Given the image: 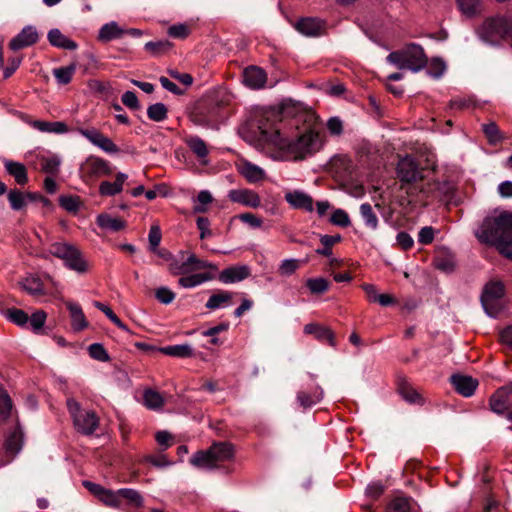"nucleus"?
<instances>
[{
    "label": "nucleus",
    "instance_id": "obj_1",
    "mask_svg": "<svg viewBox=\"0 0 512 512\" xmlns=\"http://www.w3.org/2000/svg\"><path fill=\"white\" fill-rule=\"evenodd\" d=\"M262 141L273 145L293 160H302L318 152L324 144V136L318 131L308 130L295 139H289L279 130L269 131L258 127Z\"/></svg>",
    "mask_w": 512,
    "mask_h": 512
},
{
    "label": "nucleus",
    "instance_id": "obj_2",
    "mask_svg": "<svg viewBox=\"0 0 512 512\" xmlns=\"http://www.w3.org/2000/svg\"><path fill=\"white\" fill-rule=\"evenodd\" d=\"M482 243L495 246L506 258L512 259V213L495 211L486 216L475 231Z\"/></svg>",
    "mask_w": 512,
    "mask_h": 512
},
{
    "label": "nucleus",
    "instance_id": "obj_3",
    "mask_svg": "<svg viewBox=\"0 0 512 512\" xmlns=\"http://www.w3.org/2000/svg\"><path fill=\"white\" fill-rule=\"evenodd\" d=\"M386 59L387 62L395 65L398 69H409L412 72H418L427 65V57L423 48L415 43H411L401 50L391 52Z\"/></svg>",
    "mask_w": 512,
    "mask_h": 512
},
{
    "label": "nucleus",
    "instance_id": "obj_4",
    "mask_svg": "<svg viewBox=\"0 0 512 512\" xmlns=\"http://www.w3.org/2000/svg\"><path fill=\"white\" fill-rule=\"evenodd\" d=\"M234 457V446L227 442L214 443L207 451L195 453L190 463L198 468L214 469L219 463L231 460Z\"/></svg>",
    "mask_w": 512,
    "mask_h": 512
},
{
    "label": "nucleus",
    "instance_id": "obj_5",
    "mask_svg": "<svg viewBox=\"0 0 512 512\" xmlns=\"http://www.w3.org/2000/svg\"><path fill=\"white\" fill-rule=\"evenodd\" d=\"M49 253L61 259L66 268L79 274L88 271L89 265L82 252L75 245L68 242H55L49 247Z\"/></svg>",
    "mask_w": 512,
    "mask_h": 512
},
{
    "label": "nucleus",
    "instance_id": "obj_6",
    "mask_svg": "<svg viewBox=\"0 0 512 512\" xmlns=\"http://www.w3.org/2000/svg\"><path fill=\"white\" fill-rule=\"evenodd\" d=\"M68 411L73 418L75 428L85 435H91L97 429L99 420L94 411L82 410L80 404L70 398L67 400Z\"/></svg>",
    "mask_w": 512,
    "mask_h": 512
},
{
    "label": "nucleus",
    "instance_id": "obj_7",
    "mask_svg": "<svg viewBox=\"0 0 512 512\" xmlns=\"http://www.w3.org/2000/svg\"><path fill=\"white\" fill-rule=\"evenodd\" d=\"M508 15H497L487 18L478 29L479 37L487 43L505 40Z\"/></svg>",
    "mask_w": 512,
    "mask_h": 512
},
{
    "label": "nucleus",
    "instance_id": "obj_8",
    "mask_svg": "<svg viewBox=\"0 0 512 512\" xmlns=\"http://www.w3.org/2000/svg\"><path fill=\"white\" fill-rule=\"evenodd\" d=\"M504 292V285L501 281H490L484 286L481 294V303L488 316H497V302L503 297Z\"/></svg>",
    "mask_w": 512,
    "mask_h": 512
},
{
    "label": "nucleus",
    "instance_id": "obj_9",
    "mask_svg": "<svg viewBox=\"0 0 512 512\" xmlns=\"http://www.w3.org/2000/svg\"><path fill=\"white\" fill-rule=\"evenodd\" d=\"M110 163L97 156H89L80 166V173L83 178H100L112 174Z\"/></svg>",
    "mask_w": 512,
    "mask_h": 512
},
{
    "label": "nucleus",
    "instance_id": "obj_10",
    "mask_svg": "<svg viewBox=\"0 0 512 512\" xmlns=\"http://www.w3.org/2000/svg\"><path fill=\"white\" fill-rule=\"evenodd\" d=\"M397 177L403 183H413L422 179L421 170L414 157L406 155L399 159L396 168Z\"/></svg>",
    "mask_w": 512,
    "mask_h": 512
},
{
    "label": "nucleus",
    "instance_id": "obj_11",
    "mask_svg": "<svg viewBox=\"0 0 512 512\" xmlns=\"http://www.w3.org/2000/svg\"><path fill=\"white\" fill-rule=\"evenodd\" d=\"M77 132L105 153L116 154L119 152L117 145L96 128H77Z\"/></svg>",
    "mask_w": 512,
    "mask_h": 512
},
{
    "label": "nucleus",
    "instance_id": "obj_12",
    "mask_svg": "<svg viewBox=\"0 0 512 512\" xmlns=\"http://www.w3.org/2000/svg\"><path fill=\"white\" fill-rule=\"evenodd\" d=\"M490 409L499 415L512 408V382L499 388L489 400Z\"/></svg>",
    "mask_w": 512,
    "mask_h": 512
},
{
    "label": "nucleus",
    "instance_id": "obj_13",
    "mask_svg": "<svg viewBox=\"0 0 512 512\" xmlns=\"http://www.w3.org/2000/svg\"><path fill=\"white\" fill-rule=\"evenodd\" d=\"M39 39V34L34 26H25L9 43L13 51L23 49L35 44Z\"/></svg>",
    "mask_w": 512,
    "mask_h": 512
},
{
    "label": "nucleus",
    "instance_id": "obj_14",
    "mask_svg": "<svg viewBox=\"0 0 512 512\" xmlns=\"http://www.w3.org/2000/svg\"><path fill=\"white\" fill-rule=\"evenodd\" d=\"M228 198L232 202L251 208H257L261 204L260 196L250 189H232L228 192Z\"/></svg>",
    "mask_w": 512,
    "mask_h": 512
},
{
    "label": "nucleus",
    "instance_id": "obj_15",
    "mask_svg": "<svg viewBox=\"0 0 512 512\" xmlns=\"http://www.w3.org/2000/svg\"><path fill=\"white\" fill-rule=\"evenodd\" d=\"M285 200L294 209H302L306 212L314 210L312 197L302 190H292L285 194Z\"/></svg>",
    "mask_w": 512,
    "mask_h": 512
},
{
    "label": "nucleus",
    "instance_id": "obj_16",
    "mask_svg": "<svg viewBox=\"0 0 512 512\" xmlns=\"http://www.w3.org/2000/svg\"><path fill=\"white\" fill-rule=\"evenodd\" d=\"M205 268H213V265L207 261L197 258L195 254H190L180 265L176 262L170 263V270L174 274H185L193 270Z\"/></svg>",
    "mask_w": 512,
    "mask_h": 512
},
{
    "label": "nucleus",
    "instance_id": "obj_17",
    "mask_svg": "<svg viewBox=\"0 0 512 512\" xmlns=\"http://www.w3.org/2000/svg\"><path fill=\"white\" fill-rule=\"evenodd\" d=\"M324 22L317 18H302L295 24V29L304 36L316 37L322 34Z\"/></svg>",
    "mask_w": 512,
    "mask_h": 512
},
{
    "label": "nucleus",
    "instance_id": "obj_18",
    "mask_svg": "<svg viewBox=\"0 0 512 512\" xmlns=\"http://www.w3.org/2000/svg\"><path fill=\"white\" fill-rule=\"evenodd\" d=\"M250 276L247 265L231 266L222 270L218 276L219 281L225 284L240 282Z\"/></svg>",
    "mask_w": 512,
    "mask_h": 512
},
{
    "label": "nucleus",
    "instance_id": "obj_19",
    "mask_svg": "<svg viewBox=\"0 0 512 512\" xmlns=\"http://www.w3.org/2000/svg\"><path fill=\"white\" fill-rule=\"evenodd\" d=\"M267 77L263 69L250 66L243 72V82L251 89H261L266 83Z\"/></svg>",
    "mask_w": 512,
    "mask_h": 512
},
{
    "label": "nucleus",
    "instance_id": "obj_20",
    "mask_svg": "<svg viewBox=\"0 0 512 512\" xmlns=\"http://www.w3.org/2000/svg\"><path fill=\"white\" fill-rule=\"evenodd\" d=\"M451 382L455 390L464 397L472 396L478 386L475 379L466 375H453Z\"/></svg>",
    "mask_w": 512,
    "mask_h": 512
},
{
    "label": "nucleus",
    "instance_id": "obj_21",
    "mask_svg": "<svg viewBox=\"0 0 512 512\" xmlns=\"http://www.w3.org/2000/svg\"><path fill=\"white\" fill-rule=\"evenodd\" d=\"M238 171L250 183L259 182L266 176L264 169L247 160L240 162L238 165Z\"/></svg>",
    "mask_w": 512,
    "mask_h": 512
},
{
    "label": "nucleus",
    "instance_id": "obj_22",
    "mask_svg": "<svg viewBox=\"0 0 512 512\" xmlns=\"http://www.w3.org/2000/svg\"><path fill=\"white\" fill-rule=\"evenodd\" d=\"M128 175L123 172L116 174L114 182L103 181L99 185V194L101 196H114L122 192L124 183L127 181Z\"/></svg>",
    "mask_w": 512,
    "mask_h": 512
},
{
    "label": "nucleus",
    "instance_id": "obj_23",
    "mask_svg": "<svg viewBox=\"0 0 512 512\" xmlns=\"http://www.w3.org/2000/svg\"><path fill=\"white\" fill-rule=\"evenodd\" d=\"M324 396L323 389L315 384L311 387V391L301 390L297 394V401L303 408H309L322 400Z\"/></svg>",
    "mask_w": 512,
    "mask_h": 512
},
{
    "label": "nucleus",
    "instance_id": "obj_24",
    "mask_svg": "<svg viewBox=\"0 0 512 512\" xmlns=\"http://www.w3.org/2000/svg\"><path fill=\"white\" fill-rule=\"evenodd\" d=\"M29 125L34 129L50 134H65L69 131L67 125L63 121H42V120H33L29 122Z\"/></svg>",
    "mask_w": 512,
    "mask_h": 512
},
{
    "label": "nucleus",
    "instance_id": "obj_25",
    "mask_svg": "<svg viewBox=\"0 0 512 512\" xmlns=\"http://www.w3.org/2000/svg\"><path fill=\"white\" fill-rule=\"evenodd\" d=\"M304 332L306 334L314 335L315 338L319 341L328 342L331 346H335L334 334L327 327L318 325L316 323H309L304 326Z\"/></svg>",
    "mask_w": 512,
    "mask_h": 512
},
{
    "label": "nucleus",
    "instance_id": "obj_26",
    "mask_svg": "<svg viewBox=\"0 0 512 512\" xmlns=\"http://www.w3.org/2000/svg\"><path fill=\"white\" fill-rule=\"evenodd\" d=\"M125 34V29L121 28L116 21H110L104 24L98 33V39L103 42L122 37Z\"/></svg>",
    "mask_w": 512,
    "mask_h": 512
},
{
    "label": "nucleus",
    "instance_id": "obj_27",
    "mask_svg": "<svg viewBox=\"0 0 512 512\" xmlns=\"http://www.w3.org/2000/svg\"><path fill=\"white\" fill-rule=\"evenodd\" d=\"M47 38L52 46L67 50H75L77 48V44L66 37L59 29H51L48 32Z\"/></svg>",
    "mask_w": 512,
    "mask_h": 512
},
{
    "label": "nucleus",
    "instance_id": "obj_28",
    "mask_svg": "<svg viewBox=\"0 0 512 512\" xmlns=\"http://www.w3.org/2000/svg\"><path fill=\"white\" fill-rule=\"evenodd\" d=\"M19 285L31 296L37 297L45 294L43 283L37 276L29 275L20 281Z\"/></svg>",
    "mask_w": 512,
    "mask_h": 512
},
{
    "label": "nucleus",
    "instance_id": "obj_29",
    "mask_svg": "<svg viewBox=\"0 0 512 512\" xmlns=\"http://www.w3.org/2000/svg\"><path fill=\"white\" fill-rule=\"evenodd\" d=\"M67 308L71 316V325L74 330L81 331L88 326V322L80 305L69 302Z\"/></svg>",
    "mask_w": 512,
    "mask_h": 512
},
{
    "label": "nucleus",
    "instance_id": "obj_30",
    "mask_svg": "<svg viewBox=\"0 0 512 512\" xmlns=\"http://www.w3.org/2000/svg\"><path fill=\"white\" fill-rule=\"evenodd\" d=\"M96 222L100 228L113 232L122 230L125 227V222L122 219L108 214H99Z\"/></svg>",
    "mask_w": 512,
    "mask_h": 512
},
{
    "label": "nucleus",
    "instance_id": "obj_31",
    "mask_svg": "<svg viewBox=\"0 0 512 512\" xmlns=\"http://www.w3.org/2000/svg\"><path fill=\"white\" fill-rule=\"evenodd\" d=\"M5 168L7 172L14 177L19 185H24L28 181L27 170L20 162L5 161Z\"/></svg>",
    "mask_w": 512,
    "mask_h": 512
},
{
    "label": "nucleus",
    "instance_id": "obj_32",
    "mask_svg": "<svg viewBox=\"0 0 512 512\" xmlns=\"http://www.w3.org/2000/svg\"><path fill=\"white\" fill-rule=\"evenodd\" d=\"M160 351L168 356L188 358L193 356V348L189 344L169 345L160 348Z\"/></svg>",
    "mask_w": 512,
    "mask_h": 512
},
{
    "label": "nucleus",
    "instance_id": "obj_33",
    "mask_svg": "<svg viewBox=\"0 0 512 512\" xmlns=\"http://www.w3.org/2000/svg\"><path fill=\"white\" fill-rule=\"evenodd\" d=\"M188 147L193 151V153L200 158L203 164H207L208 161L206 157L208 155V148L206 143L197 136H192L187 139Z\"/></svg>",
    "mask_w": 512,
    "mask_h": 512
},
{
    "label": "nucleus",
    "instance_id": "obj_34",
    "mask_svg": "<svg viewBox=\"0 0 512 512\" xmlns=\"http://www.w3.org/2000/svg\"><path fill=\"white\" fill-rule=\"evenodd\" d=\"M23 435L20 429H15L5 441L6 452L16 455L22 449Z\"/></svg>",
    "mask_w": 512,
    "mask_h": 512
},
{
    "label": "nucleus",
    "instance_id": "obj_35",
    "mask_svg": "<svg viewBox=\"0 0 512 512\" xmlns=\"http://www.w3.org/2000/svg\"><path fill=\"white\" fill-rule=\"evenodd\" d=\"M144 404L148 409H161L165 403L164 397L157 391L148 389L143 394Z\"/></svg>",
    "mask_w": 512,
    "mask_h": 512
},
{
    "label": "nucleus",
    "instance_id": "obj_36",
    "mask_svg": "<svg viewBox=\"0 0 512 512\" xmlns=\"http://www.w3.org/2000/svg\"><path fill=\"white\" fill-rule=\"evenodd\" d=\"M360 214L368 228L372 230H376L378 228V217L369 203H362L360 205Z\"/></svg>",
    "mask_w": 512,
    "mask_h": 512
},
{
    "label": "nucleus",
    "instance_id": "obj_37",
    "mask_svg": "<svg viewBox=\"0 0 512 512\" xmlns=\"http://www.w3.org/2000/svg\"><path fill=\"white\" fill-rule=\"evenodd\" d=\"M212 277L208 273L193 274L185 277H181L178 280V284L183 288H193L199 286L209 280Z\"/></svg>",
    "mask_w": 512,
    "mask_h": 512
},
{
    "label": "nucleus",
    "instance_id": "obj_38",
    "mask_svg": "<svg viewBox=\"0 0 512 512\" xmlns=\"http://www.w3.org/2000/svg\"><path fill=\"white\" fill-rule=\"evenodd\" d=\"M61 162V157L58 155L42 156L41 169L47 174L55 175L59 171Z\"/></svg>",
    "mask_w": 512,
    "mask_h": 512
},
{
    "label": "nucleus",
    "instance_id": "obj_39",
    "mask_svg": "<svg viewBox=\"0 0 512 512\" xmlns=\"http://www.w3.org/2000/svg\"><path fill=\"white\" fill-rule=\"evenodd\" d=\"M341 240V236L337 235H321L320 241L323 245L322 248H317L316 253L322 256L331 257L332 249L331 247L338 243Z\"/></svg>",
    "mask_w": 512,
    "mask_h": 512
},
{
    "label": "nucleus",
    "instance_id": "obj_40",
    "mask_svg": "<svg viewBox=\"0 0 512 512\" xmlns=\"http://www.w3.org/2000/svg\"><path fill=\"white\" fill-rule=\"evenodd\" d=\"M231 298L232 294L229 292L213 294L212 296L209 297L206 303V307L211 310L226 307L229 305Z\"/></svg>",
    "mask_w": 512,
    "mask_h": 512
},
{
    "label": "nucleus",
    "instance_id": "obj_41",
    "mask_svg": "<svg viewBox=\"0 0 512 512\" xmlns=\"http://www.w3.org/2000/svg\"><path fill=\"white\" fill-rule=\"evenodd\" d=\"M301 263V260L295 258L284 259L279 264L278 273L285 277L291 276L300 268Z\"/></svg>",
    "mask_w": 512,
    "mask_h": 512
},
{
    "label": "nucleus",
    "instance_id": "obj_42",
    "mask_svg": "<svg viewBox=\"0 0 512 512\" xmlns=\"http://www.w3.org/2000/svg\"><path fill=\"white\" fill-rule=\"evenodd\" d=\"M98 499L106 506L111 508H119L120 507V493L118 490L113 491L110 489L104 488Z\"/></svg>",
    "mask_w": 512,
    "mask_h": 512
},
{
    "label": "nucleus",
    "instance_id": "obj_43",
    "mask_svg": "<svg viewBox=\"0 0 512 512\" xmlns=\"http://www.w3.org/2000/svg\"><path fill=\"white\" fill-rule=\"evenodd\" d=\"M460 11L468 16L472 17L480 12L481 0H457Z\"/></svg>",
    "mask_w": 512,
    "mask_h": 512
},
{
    "label": "nucleus",
    "instance_id": "obj_44",
    "mask_svg": "<svg viewBox=\"0 0 512 512\" xmlns=\"http://www.w3.org/2000/svg\"><path fill=\"white\" fill-rule=\"evenodd\" d=\"M306 286L312 294H323L329 289V282L323 277L309 278Z\"/></svg>",
    "mask_w": 512,
    "mask_h": 512
},
{
    "label": "nucleus",
    "instance_id": "obj_45",
    "mask_svg": "<svg viewBox=\"0 0 512 512\" xmlns=\"http://www.w3.org/2000/svg\"><path fill=\"white\" fill-rule=\"evenodd\" d=\"M482 130L490 144H497L502 141L503 136L495 122H489L482 125Z\"/></svg>",
    "mask_w": 512,
    "mask_h": 512
},
{
    "label": "nucleus",
    "instance_id": "obj_46",
    "mask_svg": "<svg viewBox=\"0 0 512 512\" xmlns=\"http://www.w3.org/2000/svg\"><path fill=\"white\" fill-rule=\"evenodd\" d=\"M76 65L72 64L66 67H60L53 70V75L59 84H68L75 73Z\"/></svg>",
    "mask_w": 512,
    "mask_h": 512
},
{
    "label": "nucleus",
    "instance_id": "obj_47",
    "mask_svg": "<svg viewBox=\"0 0 512 512\" xmlns=\"http://www.w3.org/2000/svg\"><path fill=\"white\" fill-rule=\"evenodd\" d=\"M167 112V108L163 103L152 104L147 109L148 118L155 122L164 121L167 118Z\"/></svg>",
    "mask_w": 512,
    "mask_h": 512
},
{
    "label": "nucleus",
    "instance_id": "obj_48",
    "mask_svg": "<svg viewBox=\"0 0 512 512\" xmlns=\"http://www.w3.org/2000/svg\"><path fill=\"white\" fill-rule=\"evenodd\" d=\"M118 493H120V497H123L130 504H133L136 507H141L143 505L144 499L142 495L135 489L121 488L118 489Z\"/></svg>",
    "mask_w": 512,
    "mask_h": 512
},
{
    "label": "nucleus",
    "instance_id": "obj_49",
    "mask_svg": "<svg viewBox=\"0 0 512 512\" xmlns=\"http://www.w3.org/2000/svg\"><path fill=\"white\" fill-rule=\"evenodd\" d=\"M213 201V197L208 190H201L196 199V204L193 208L195 213H204L207 211V205Z\"/></svg>",
    "mask_w": 512,
    "mask_h": 512
},
{
    "label": "nucleus",
    "instance_id": "obj_50",
    "mask_svg": "<svg viewBox=\"0 0 512 512\" xmlns=\"http://www.w3.org/2000/svg\"><path fill=\"white\" fill-rule=\"evenodd\" d=\"M400 394L404 400L412 404H423V398L417 390L408 385H404L400 388Z\"/></svg>",
    "mask_w": 512,
    "mask_h": 512
},
{
    "label": "nucleus",
    "instance_id": "obj_51",
    "mask_svg": "<svg viewBox=\"0 0 512 512\" xmlns=\"http://www.w3.org/2000/svg\"><path fill=\"white\" fill-rule=\"evenodd\" d=\"M409 510V499L405 497H396L389 503L386 512H409Z\"/></svg>",
    "mask_w": 512,
    "mask_h": 512
},
{
    "label": "nucleus",
    "instance_id": "obj_52",
    "mask_svg": "<svg viewBox=\"0 0 512 512\" xmlns=\"http://www.w3.org/2000/svg\"><path fill=\"white\" fill-rule=\"evenodd\" d=\"M88 352H89L90 357L95 360H98L101 362H106L109 360V355H108L106 349L100 343L91 344L88 347Z\"/></svg>",
    "mask_w": 512,
    "mask_h": 512
},
{
    "label": "nucleus",
    "instance_id": "obj_53",
    "mask_svg": "<svg viewBox=\"0 0 512 512\" xmlns=\"http://www.w3.org/2000/svg\"><path fill=\"white\" fill-rule=\"evenodd\" d=\"M330 222L340 227H348L351 224L348 213L343 209L334 210L330 217Z\"/></svg>",
    "mask_w": 512,
    "mask_h": 512
},
{
    "label": "nucleus",
    "instance_id": "obj_54",
    "mask_svg": "<svg viewBox=\"0 0 512 512\" xmlns=\"http://www.w3.org/2000/svg\"><path fill=\"white\" fill-rule=\"evenodd\" d=\"M6 316L11 322H13L19 326L26 325L29 320L27 313H25L21 309H9L7 311Z\"/></svg>",
    "mask_w": 512,
    "mask_h": 512
},
{
    "label": "nucleus",
    "instance_id": "obj_55",
    "mask_svg": "<svg viewBox=\"0 0 512 512\" xmlns=\"http://www.w3.org/2000/svg\"><path fill=\"white\" fill-rule=\"evenodd\" d=\"M12 409V402L7 392L0 386V417L5 419Z\"/></svg>",
    "mask_w": 512,
    "mask_h": 512
},
{
    "label": "nucleus",
    "instance_id": "obj_56",
    "mask_svg": "<svg viewBox=\"0 0 512 512\" xmlns=\"http://www.w3.org/2000/svg\"><path fill=\"white\" fill-rule=\"evenodd\" d=\"M59 204L68 212H77L80 207V200L75 196H60Z\"/></svg>",
    "mask_w": 512,
    "mask_h": 512
},
{
    "label": "nucleus",
    "instance_id": "obj_57",
    "mask_svg": "<svg viewBox=\"0 0 512 512\" xmlns=\"http://www.w3.org/2000/svg\"><path fill=\"white\" fill-rule=\"evenodd\" d=\"M446 70L445 62L440 58H434L431 60L428 74L434 78H440Z\"/></svg>",
    "mask_w": 512,
    "mask_h": 512
},
{
    "label": "nucleus",
    "instance_id": "obj_58",
    "mask_svg": "<svg viewBox=\"0 0 512 512\" xmlns=\"http://www.w3.org/2000/svg\"><path fill=\"white\" fill-rule=\"evenodd\" d=\"M8 200L14 210H20L26 204L25 196L18 190H11L8 194Z\"/></svg>",
    "mask_w": 512,
    "mask_h": 512
},
{
    "label": "nucleus",
    "instance_id": "obj_59",
    "mask_svg": "<svg viewBox=\"0 0 512 512\" xmlns=\"http://www.w3.org/2000/svg\"><path fill=\"white\" fill-rule=\"evenodd\" d=\"M28 321L34 331H39L45 324L46 313L42 310H38L31 315Z\"/></svg>",
    "mask_w": 512,
    "mask_h": 512
},
{
    "label": "nucleus",
    "instance_id": "obj_60",
    "mask_svg": "<svg viewBox=\"0 0 512 512\" xmlns=\"http://www.w3.org/2000/svg\"><path fill=\"white\" fill-rule=\"evenodd\" d=\"M243 223L249 225L252 228H260L263 224V220L253 213H242L237 216Z\"/></svg>",
    "mask_w": 512,
    "mask_h": 512
},
{
    "label": "nucleus",
    "instance_id": "obj_61",
    "mask_svg": "<svg viewBox=\"0 0 512 512\" xmlns=\"http://www.w3.org/2000/svg\"><path fill=\"white\" fill-rule=\"evenodd\" d=\"M155 296L162 304H170L175 299V294L167 287H160L156 290Z\"/></svg>",
    "mask_w": 512,
    "mask_h": 512
},
{
    "label": "nucleus",
    "instance_id": "obj_62",
    "mask_svg": "<svg viewBox=\"0 0 512 512\" xmlns=\"http://www.w3.org/2000/svg\"><path fill=\"white\" fill-rule=\"evenodd\" d=\"M170 47L168 41H150L145 44V49L154 55L167 50Z\"/></svg>",
    "mask_w": 512,
    "mask_h": 512
},
{
    "label": "nucleus",
    "instance_id": "obj_63",
    "mask_svg": "<svg viewBox=\"0 0 512 512\" xmlns=\"http://www.w3.org/2000/svg\"><path fill=\"white\" fill-rule=\"evenodd\" d=\"M122 103L132 110H137L140 108L139 101L137 95L133 91H126L122 95Z\"/></svg>",
    "mask_w": 512,
    "mask_h": 512
},
{
    "label": "nucleus",
    "instance_id": "obj_64",
    "mask_svg": "<svg viewBox=\"0 0 512 512\" xmlns=\"http://www.w3.org/2000/svg\"><path fill=\"white\" fill-rule=\"evenodd\" d=\"M435 231L431 226H425L421 228L418 233V241L421 244L427 245L432 243L434 240Z\"/></svg>",
    "mask_w": 512,
    "mask_h": 512
}]
</instances>
